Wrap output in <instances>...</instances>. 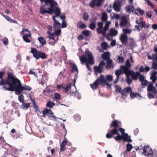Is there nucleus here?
<instances>
[{
	"label": "nucleus",
	"mask_w": 157,
	"mask_h": 157,
	"mask_svg": "<svg viewBox=\"0 0 157 157\" xmlns=\"http://www.w3.org/2000/svg\"><path fill=\"white\" fill-rule=\"evenodd\" d=\"M70 67L71 69H77V67L76 64L72 63H70Z\"/></svg>",
	"instance_id": "nucleus-58"
},
{
	"label": "nucleus",
	"mask_w": 157,
	"mask_h": 157,
	"mask_svg": "<svg viewBox=\"0 0 157 157\" xmlns=\"http://www.w3.org/2000/svg\"><path fill=\"white\" fill-rule=\"evenodd\" d=\"M47 28L48 29L47 33H50L52 31V26L48 25Z\"/></svg>",
	"instance_id": "nucleus-61"
},
{
	"label": "nucleus",
	"mask_w": 157,
	"mask_h": 157,
	"mask_svg": "<svg viewBox=\"0 0 157 157\" xmlns=\"http://www.w3.org/2000/svg\"><path fill=\"white\" fill-rule=\"evenodd\" d=\"M153 84L151 83H150L149 84L147 88V91H151V90L152 89V88L154 86H153Z\"/></svg>",
	"instance_id": "nucleus-62"
},
{
	"label": "nucleus",
	"mask_w": 157,
	"mask_h": 157,
	"mask_svg": "<svg viewBox=\"0 0 157 157\" xmlns=\"http://www.w3.org/2000/svg\"><path fill=\"white\" fill-rule=\"evenodd\" d=\"M99 84V83L96 80L93 84H90V86L93 90H96L98 88V86Z\"/></svg>",
	"instance_id": "nucleus-24"
},
{
	"label": "nucleus",
	"mask_w": 157,
	"mask_h": 157,
	"mask_svg": "<svg viewBox=\"0 0 157 157\" xmlns=\"http://www.w3.org/2000/svg\"><path fill=\"white\" fill-rule=\"evenodd\" d=\"M118 130L120 131L121 133V135H120L121 138L120 139V140L123 139L124 141L129 142H131L132 141L130 137L128 136L127 133H125V130L124 128H120Z\"/></svg>",
	"instance_id": "nucleus-7"
},
{
	"label": "nucleus",
	"mask_w": 157,
	"mask_h": 157,
	"mask_svg": "<svg viewBox=\"0 0 157 157\" xmlns=\"http://www.w3.org/2000/svg\"><path fill=\"white\" fill-rule=\"evenodd\" d=\"M141 83L142 87V88H144L147 85L148 83L147 81L146 80H144L142 81L141 82Z\"/></svg>",
	"instance_id": "nucleus-45"
},
{
	"label": "nucleus",
	"mask_w": 157,
	"mask_h": 157,
	"mask_svg": "<svg viewBox=\"0 0 157 157\" xmlns=\"http://www.w3.org/2000/svg\"><path fill=\"white\" fill-rule=\"evenodd\" d=\"M127 76V78L126 79V81L128 84L129 85L132 83V78H131L130 77L129 75H128V74H125Z\"/></svg>",
	"instance_id": "nucleus-32"
},
{
	"label": "nucleus",
	"mask_w": 157,
	"mask_h": 157,
	"mask_svg": "<svg viewBox=\"0 0 157 157\" xmlns=\"http://www.w3.org/2000/svg\"><path fill=\"white\" fill-rule=\"evenodd\" d=\"M6 86H9L7 90L11 91H15V94H20L24 90H30L32 88L27 86H22L19 80L17 79L13 74H10L8 78V82Z\"/></svg>",
	"instance_id": "nucleus-1"
},
{
	"label": "nucleus",
	"mask_w": 157,
	"mask_h": 157,
	"mask_svg": "<svg viewBox=\"0 0 157 157\" xmlns=\"http://www.w3.org/2000/svg\"><path fill=\"white\" fill-rule=\"evenodd\" d=\"M130 97L131 98H134L135 97H138L141 98L140 94L139 93H134L132 92H131L130 94Z\"/></svg>",
	"instance_id": "nucleus-27"
},
{
	"label": "nucleus",
	"mask_w": 157,
	"mask_h": 157,
	"mask_svg": "<svg viewBox=\"0 0 157 157\" xmlns=\"http://www.w3.org/2000/svg\"><path fill=\"white\" fill-rule=\"evenodd\" d=\"M122 90L121 89V88L120 86L118 85L116 86V92L120 93L121 91Z\"/></svg>",
	"instance_id": "nucleus-59"
},
{
	"label": "nucleus",
	"mask_w": 157,
	"mask_h": 157,
	"mask_svg": "<svg viewBox=\"0 0 157 157\" xmlns=\"http://www.w3.org/2000/svg\"><path fill=\"white\" fill-rule=\"evenodd\" d=\"M108 17L106 13H103L101 17V21L103 22H106L107 21Z\"/></svg>",
	"instance_id": "nucleus-25"
},
{
	"label": "nucleus",
	"mask_w": 157,
	"mask_h": 157,
	"mask_svg": "<svg viewBox=\"0 0 157 157\" xmlns=\"http://www.w3.org/2000/svg\"><path fill=\"white\" fill-rule=\"evenodd\" d=\"M109 28V26L107 24H106L105 26L102 28H103L104 31V34L106 33V31L108 30Z\"/></svg>",
	"instance_id": "nucleus-55"
},
{
	"label": "nucleus",
	"mask_w": 157,
	"mask_h": 157,
	"mask_svg": "<svg viewBox=\"0 0 157 157\" xmlns=\"http://www.w3.org/2000/svg\"><path fill=\"white\" fill-rule=\"evenodd\" d=\"M110 53L108 52H104L101 55V58L104 60H106L110 59L109 58L110 57Z\"/></svg>",
	"instance_id": "nucleus-17"
},
{
	"label": "nucleus",
	"mask_w": 157,
	"mask_h": 157,
	"mask_svg": "<svg viewBox=\"0 0 157 157\" xmlns=\"http://www.w3.org/2000/svg\"><path fill=\"white\" fill-rule=\"evenodd\" d=\"M123 90H124L125 92L129 93L132 92V89L130 87L125 88Z\"/></svg>",
	"instance_id": "nucleus-52"
},
{
	"label": "nucleus",
	"mask_w": 157,
	"mask_h": 157,
	"mask_svg": "<svg viewBox=\"0 0 157 157\" xmlns=\"http://www.w3.org/2000/svg\"><path fill=\"white\" fill-rule=\"evenodd\" d=\"M96 80L99 83V84L100 83L102 84L105 83L108 86H111V84H109L107 82H106L104 75H101Z\"/></svg>",
	"instance_id": "nucleus-13"
},
{
	"label": "nucleus",
	"mask_w": 157,
	"mask_h": 157,
	"mask_svg": "<svg viewBox=\"0 0 157 157\" xmlns=\"http://www.w3.org/2000/svg\"><path fill=\"white\" fill-rule=\"evenodd\" d=\"M131 66V64L129 60L128 59L126 60L125 66L121 65L120 67V69H129Z\"/></svg>",
	"instance_id": "nucleus-21"
},
{
	"label": "nucleus",
	"mask_w": 157,
	"mask_h": 157,
	"mask_svg": "<svg viewBox=\"0 0 157 157\" xmlns=\"http://www.w3.org/2000/svg\"><path fill=\"white\" fill-rule=\"evenodd\" d=\"M38 40L42 46L46 44V42L44 37H40L38 38Z\"/></svg>",
	"instance_id": "nucleus-26"
},
{
	"label": "nucleus",
	"mask_w": 157,
	"mask_h": 157,
	"mask_svg": "<svg viewBox=\"0 0 157 157\" xmlns=\"http://www.w3.org/2000/svg\"><path fill=\"white\" fill-rule=\"evenodd\" d=\"M150 79L152 80V82L154 83L156 81L157 77L156 76L151 75L150 77Z\"/></svg>",
	"instance_id": "nucleus-53"
},
{
	"label": "nucleus",
	"mask_w": 157,
	"mask_h": 157,
	"mask_svg": "<svg viewBox=\"0 0 157 157\" xmlns=\"http://www.w3.org/2000/svg\"><path fill=\"white\" fill-rule=\"evenodd\" d=\"M42 113L44 117H45L46 115H47L49 118L50 119L51 117H52L55 120H56V117L53 115L54 113H53L51 109H48L45 108L42 111Z\"/></svg>",
	"instance_id": "nucleus-8"
},
{
	"label": "nucleus",
	"mask_w": 157,
	"mask_h": 157,
	"mask_svg": "<svg viewBox=\"0 0 157 157\" xmlns=\"http://www.w3.org/2000/svg\"><path fill=\"white\" fill-rule=\"evenodd\" d=\"M113 8L116 12H119L120 10L121 6L119 2H114L113 6Z\"/></svg>",
	"instance_id": "nucleus-19"
},
{
	"label": "nucleus",
	"mask_w": 157,
	"mask_h": 157,
	"mask_svg": "<svg viewBox=\"0 0 157 157\" xmlns=\"http://www.w3.org/2000/svg\"><path fill=\"white\" fill-rule=\"evenodd\" d=\"M136 44L133 41H132L129 42V45L132 49L133 48L136 46Z\"/></svg>",
	"instance_id": "nucleus-49"
},
{
	"label": "nucleus",
	"mask_w": 157,
	"mask_h": 157,
	"mask_svg": "<svg viewBox=\"0 0 157 157\" xmlns=\"http://www.w3.org/2000/svg\"><path fill=\"white\" fill-rule=\"evenodd\" d=\"M45 6V4L40 9V13L41 14H44L47 13L49 14H51L52 13H54L56 14V16H59L61 13V10L58 7L55 6L53 5H50V7L47 8V9L48 10H47L45 8V6Z\"/></svg>",
	"instance_id": "nucleus-3"
},
{
	"label": "nucleus",
	"mask_w": 157,
	"mask_h": 157,
	"mask_svg": "<svg viewBox=\"0 0 157 157\" xmlns=\"http://www.w3.org/2000/svg\"><path fill=\"white\" fill-rule=\"evenodd\" d=\"M16 59L14 60V61L15 62H20L21 60V56L20 55L17 54L16 56Z\"/></svg>",
	"instance_id": "nucleus-39"
},
{
	"label": "nucleus",
	"mask_w": 157,
	"mask_h": 157,
	"mask_svg": "<svg viewBox=\"0 0 157 157\" xmlns=\"http://www.w3.org/2000/svg\"><path fill=\"white\" fill-rule=\"evenodd\" d=\"M31 52L33 54V56L36 59L40 58L42 59H46L47 55L44 53L40 51H38L36 49L31 48Z\"/></svg>",
	"instance_id": "nucleus-5"
},
{
	"label": "nucleus",
	"mask_w": 157,
	"mask_h": 157,
	"mask_svg": "<svg viewBox=\"0 0 157 157\" xmlns=\"http://www.w3.org/2000/svg\"><path fill=\"white\" fill-rule=\"evenodd\" d=\"M108 132L106 135V137L108 139L111 138L113 137V136L116 134L117 135L116 136L114 137L115 140L116 141H119L120 140L121 138L120 134L118 132V128H113L111 130H109L108 131Z\"/></svg>",
	"instance_id": "nucleus-4"
},
{
	"label": "nucleus",
	"mask_w": 157,
	"mask_h": 157,
	"mask_svg": "<svg viewBox=\"0 0 157 157\" xmlns=\"http://www.w3.org/2000/svg\"><path fill=\"white\" fill-rule=\"evenodd\" d=\"M61 25V24L57 21L54 22L53 26L56 28H58L60 27Z\"/></svg>",
	"instance_id": "nucleus-46"
},
{
	"label": "nucleus",
	"mask_w": 157,
	"mask_h": 157,
	"mask_svg": "<svg viewBox=\"0 0 157 157\" xmlns=\"http://www.w3.org/2000/svg\"><path fill=\"white\" fill-rule=\"evenodd\" d=\"M102 28H98L97 29V31L99 34H102L103 36H105L106 34H104V31L102 30Z\"/></svg>",
	"instance_id": "nucleus-38"
},
{
	"label": "nucleus",
	"mask_w": 157,
	"mask_h": 157,
	"mask_svg": "<svg viewBox=\"0 0 157 157\" xmlns=\"http://www.w3.org/2000/svg\"><path fill=\"white\" fill-rule=\"evenodd\" d=\"M95 75H98V73H101L103 71V69H94Z\"/></svg>",
	"instance_id": "nucleus-47"
},
{
	"label": "nucleus",
	"mask_w": 157,
	"mask_h": 157,
	"mask_svg": "<svg viewBox=\"0 0 157 157\" xmlns=\"http://www.w3.org/2000/svg\"><path fill=\"white\" fill-rule=\"evenodd\" d=\"M71 85L70 84L67 85L65 86H62V88L63 89L64 91L67 93V91L71 88Z\"/></svg>",
	"instance_id": "nucleus-30"
},
{
	"label": "nucleus",
	"mask_w": 157,
	"mask_h": 157,
	"mask_svg": "<svg viewBox=\"0 0 157 157\" xmlns=\"http://www.w3.org/2000/svg\"><path fill=\"white\" fill-rule=\"evenodd\" d=\"M117 30L115 29L114 28H111L110 29L109 32L107 34L106 36L107 38L110 40V38L109 37L110 36H111L112 37L113 36H117Z\"/></svg>",
	"instance_id": "nucleus-14"
},
{
	"label": "nucleus",
	"mask_w": 157,
	"mask_h": 157,
	"mask_svg": "<svg viewBox=\"0 0 157 157\" xmlns=\"http://www.w3.org/2000/svg\"><path fill=\"white\" fill-rule=\"evenodd\" d=\"M147 5L151 7L152 8H154V6L149 0H144Z\"/></svg>",
	"instance_id": "nucleus-51"
},
{
	"label": "nucleus",
	"mask_w": 157,
	"mask_h": 157,
	"mask_svg": "<svg viewBox=\"0 0 157 157\" xmlns=\"http://www.w3.org/2000/svg\"><path fill=\"white\" fill-rule=\"evenodd\" d=\"M49 5L58 7L57 3L54 0H45V6H49Z\"/></svg>",
	"instance_id": "nucleus-16"
},
{
	"label": "nucleus",
	"mask_w": 157,
	"mask_h": 157,
	"mask_svg": "<svg viewBox=\"0 0 157 157\" xmlns=\"http://www.w3.org/2000/svg\"><path fill=\"white\" fill-rule=\"evenodd\" d=\"M123 34L126 35L127 34H130L132 32V31L131 29H124L122 30Z\"/></svg>",
	"instance_id": "nucleus-33"
},
{
	"label": "nucleus",
	"mask_w": 157,
	"mask_h": 157,
	"mask_svg": "<svg viewBox=\"0 0 157 157\" xmlns=\"http://www.w3.org/2000/svg\"><path fill=\"white\" fill-rule=\"evenodd\" d=\"M104 0H93L89 3V6L91 7L94 8L96 6L100 7Z\"/></svg>",
	"instance_id": "nucleus-10"
},
{
	"label": "nucleus",
	"mask_w": 157,
	"mask_h": 157,
	"mask_svg": "<svg viewBox=\"0 0 157 157\" xmlns=\"http://www.w3.org/2000/svg\"><path fill=\"white\" fill-rule=\"evenodd\" d=\"M136 23L141 28H145V26H146L145 22L144 21H141L139 22L138 20H136Z\"/></svg>",
	"instance_id": "nucleus-22"
},
{
	"label": "nucleus",
	"mask_w": 157,
	"mask_h": 157,
	"mask_svg": "<svg viewBox=\"0 0 157 157\" xmlns=\"http://www.w3.org/2000/svg\"><path fill=\"white\" fill-rule=\"evenodd\" d=\"M101 46L104 50H106L108 47L107 44L106 42H102L101 44Z\"/></svg>",
	"instance_id": "nucleus-35"
},
{
	"label": "nucleus",
	"mask_w": 157,
	"mask_h": 157,
	"mask_svg": "<svg viewBox=\"0 0 157 157\" xmlns=\"http://www.w3.org/2000/svg\"><path fill=\"white\" fill-rule=\"evenodd\" d=\"M90 31L88 30H86L82 32V33L85 36L88 37L90 35Z\"/></svg>",
	"instance_id": "nucleus-34"
},
{
	"label": "nucleus",
	"mask_w": 157,
	"mask_h": 157,
	"mask_svg": "<svg viewBox=\"0 0 157 157\" xmlns=\"http://www.w3.org/2000/svg\"><path fill=\"white\" fill-rule=\"evenodd\" d=\"M147 16L149 18H151L152 17L151 11H147L146 13Z\"/></svg>",
	"instance_id": "nucleus-63"
},
{
	"label": "nucleus",
	"mask_w": 157,
	"mask_h": 157,
	"mask_svg": "<svg viewBox=\"0 0 157 157\" xmlns=\"http://www.w3.org/2000/svg\"><path fill=\"white\" fill-rule=\"evenodd\" d=\"M147 96L149 99L153 98H155L154 95L150 92L147 93Z\"/></svg>",
	"instance_id": "nucleus-60"
},
{
	"label": "nucleus",
	"mask_w": 157,
	"mask_h": 157,
	"mask_svg": "<svg viewBox=\"0 0 157 157\" xmlns=\"http://www.w3.org/2000/svg\"><path fill=\"white\" fill-rule=\"evenodd\" d=\"M117 61L119 63H122L124 61V58L122 56H118L117 58Z\"/></svg>",
	"instance_id": "nucleus-43"
},
{
	"label": "nucleus",
	"mask_w": 157,
	"mask_h": 157,
	"mask_svg": "<svg viewBox=\"0 0 157 157\" xmlns=\"http://www.w3.org/2000/svg\"><path fill=\"white\" fill-rule=\"evenodd\" d=\"M30 106V103H25L24 102L22 103V104L21 105L23 109H27Z\"/></svg>",
	"instance_id": "nucleus-31"
},
{
	"label": "nucleus",
	"mask_w": 157,
	"mask_h": 157,
	"mask_svg": "<svg viewBox=\"0 0 157 157\" xmlns=\"http://www.w3.org/2000/svg\"><path fill=\"white\" fill-rule=\"evenodd\" d=\"M61 33V30L60 29H55L53 33L54 35L57 36H59L60 35Z\"/></svg>",
	"instance_id": "nucleus-37"
},
{
	"label": "nucleus",
	"mask_w": 157,
	"mask_h": 157,
	"mask_svg": "<svg viewBox=\"0 0 157 157\" xmlns=\"http://www.w3.org/2000/svg\"><path fill=\"white\" fill-rule=\"evenodd\" d=\"M79 59L82 64L85 63L87 69H91L90 65L94 64L92 53L88 49L86 51L84 55L80 56Z\"/></svg>",
	"instance_id": "nucleus-2"
},
{
	"label": "nucleus",
	"mask_w": 157,
	"mask_h": 157,
	"mask_svg": "<svg viewBox=\"0 0 157 157\" xmlns=\"http://www.w3.org/2000/svg\"><path fill=\"white\" fill-rule=\"evenodd\" d=\"M89 16L88 13L86 12L84 13L83 14V17L85 21L88 20Z\"/></svg>",
	"instance_id": "nucleus-40"
},
{
	"label": "nucleus",
	"mask_w": 157,
	"mask_h": 157,
	"mask_svg": "<svg viewBox=\"0 0 157 157\" xmlns=\"http://www.w3.org/2000/svg\"><path fill=\"white\" fill-rule=\"evenodd\" d=\"M124 73L128 74L131 76L132 79L135 80H137L138 78V77L140 75V74L139 71H136V72L130 70V69H124Z\"/></svg>",
	"instance_id": "nucleus-6"
},
{
	"label": "nucleus",
	"mask_w": 157,
	"mask_h": 157,
	"mask_svg": "<svg viewBox=\"0 0 157 157\" xmlns=\"http://www.w3.org/2000/svg\"><path fill=\"white\" fill-rule=\"evenodd\" d=\"M133 148L132 145L128 143L126 145V151H130Z\"/></svg>",
	"instance_id": "nucleus-42"
},
{
	"label": "nucleus",
	"mask_w": 157,
	"mask_h": 157,
	"mask_svg": "<svg viewBox=\"0 0 157 157\" xmlns=\"http://www.w3.org/2000/svg\"><path fill=\"white\" fill-rule=\"evenodd\" d=\"M143 153L146 156L152 155L153 154L152 149L149 146H145L143 149Z\"/></svg>",
	"instance_id": "nucleus-11"
},
{
	"label": "nucleus",
	"mask_w": 157,
	"mask_h": 157,
	"mask_svg": "<svg viewBox=\"0 0 157 157\" xmlns=\"http://www.w3.org/2000/svg\"><path fill=\"white\" fill-rule=\"evenodd\" d=\"M55 105V104L54 103L50 101H49L47 102L46 105L48 108H52Z\"/></svg>",
	"instance_id": "nucleus-29"
},
{
	"label": "nucleus",
	"mask_w": 157,
	"mask_h": 157,
	"mask_svg": "<svg viewBox=\"0 0 157 157\" xmlns=\"http://www.w3.org/2000/svg\"><path fill=\"white\" fill-rule=\"evenodd\" d=\"M105 68L106 69L113 68V64L112 59H110L107 60Z\"/></svg>",
	"instance_id": "nucleus-20"
},
{
	"label": "nucleus",
	"mask_w": 157,
	"mask_h": 157,
	"mask_svg": "<svg viewBox=\"0 0 157 157\" xmlns=\"http://www.w3.org/2000/svg\"><path fill=\"white\" fill-rule=\"evenodd\" d=\"M119 127V126L118 123L116 120H115L113 121L110 125V128H112V127H113L114 128H118Z\"/></svg>",
	"instance_id": "nucleus-23"
},
{
	"label": "nucleus",
	"mask_w": 157,
	"mask_h": 157,
	"mask_svg": "<svg viewBox=\"0 0 157 157\" xmlns=\"http://www.w3.org/2000/svg\"><path fill=\"white\" fill-rule=\"evenodd\" d=\"M138 11L139 13H140V15H143L144 13V11L143 10H142L140 8H138L135 10Z\"/></svg>",
	"instance_id": "nucleus-56"
},
{
	"label": "nucleus",
	"mask_w": 157,
	"mask_h": 157,
	"mask_svg": "<svg viewBox=\"0 0 157 157\" xmlns=\"http://www.w3.org/2000/svg\"><path fill=\"white\" fill-rule=\"evenodd\" d=\"M10 74H13L11 72H8L7 73V75H8L7 77L6 78V79H2L1 82H0V85L1 86H4V88L6 90H8L7 89L8 87H9V86H6V84L8 82V78L9 77V76Z\"/></svg>",
	"instance_id": "nucleus-12"
},
{
	"label": "nucleus",
	"mask_w": 157,
	"mask_h": 157,
	"mask_svg": "<svg viewBox=\"0 0 157 157\" xmlns=\"http://www.w3.org/2000/svg\"><path fill=\"white\" fill-rule=\"evenodd\" d=\"M126 9L127 11L129 13L131 12H133L134 6L133 5H128L126 6Z\"/></svg>",
	"instance_id": "nucleus-28"
},
{
	"label": "nucleus",
	"mask_w": 157,
	"mask_h": 157,
	"mask_svg": "<svg viewBox=\"0 0 157 157\" xmlns=\"http://www.w3.org/2000/svg\"><path fill=\"white\" fill-rule=\"evenodd\" d=\"M123 71L124 72V70L123 69H117L115 71V74L117 77H119L122 74V71Z\"/></svg>",
	"instance_id": "nucleus-36"
},
{
	"label": "nucleus",
	"mask_w": 157,
	"mask_h": 157,
	"mask_svg": "<svg viewBox=\"0 0 157 157\" xmlns=\"http://www.w3.org/2000/svg\"><path fill=\"white\" fill-rule=\"evenodd\" d=\"M74 118L75 121H79L81 120L80 116L78 115H75L74 116Z\"/></svg>",
	"instance_id": "nucleus-54"
},
{
	"label": "nucleus",
	"mask_w": 157,
	"mask_h": 157,
	"mask_svg": "<svg viewBox=\"0 0 157 157\" xmlns=\"http://www.w3.org/2000/svg\"><path fill=\"white\" fill-rule=\"evenodd\" d=\"M120 19L121 21L120 23V25L121 26H126L128 24H130L126 16L124 15L122 16L121 17Z\"/></svg>",
	"instance_id": "nucleus-9"
},
{
	"label": "nucleus",
	"mask_w": 157,
	"mask_h": 157,
	"mask_svg": "<svg viewBox=\"0 0 157 157\" xmlns=\"http://www.w3.org/2000/svg\"><path fill=\"white\" fill-rule=\"evenodd\" d=\"M122 94V98H125L127 95L125 93V91L124 90H122L121 91L120 93Z\"/></svg>",
	"instance_id": "nucleus-57"
},
{
	"label": "nucleus",
	"mask_w": 157,
	"mask_h": 157,
	"mask_svg": "<svg viewBox=\"0 0 157 157\" xmlns=\"http://www.w3.org/2000/svg\"><path fill=\"white\" fill-rule=\"evenodd\" d=\"M93 20L91 21L89 25V27L92 30L96 28V22L97 20L96 17L93 18Z\"/></svg>",
	"instance_id": "nucleus-18"
},
{
	"label": "nucleus",
	"mask_w": 157,
	"mask_h": 157,
	"mask_svg": "<svg viewBox=\"0 0 157 157\" xmlns=\"http://www.w3.org/2000/svg\"><path fill=\"white\" fill-rule=\"evenodd\" d=\"M147 5L151 7L152 8H154V6L149 0H144Z\"/></svg>",
	"instance_id": "nucleus-50"
},
{
	"label": "nucleus",
	"mask_w": 157,
	"mask_h": 157,
	"mask_svg": "<svg viewBox=\"0 0 157 157\" xmlns=\"http://www.w3.org/2000/svg\"><path fill=\"white\" fill-rule=\"evenodd\" d=\"M105 63L104 61H101L99 64V68L103 69L105 65Z\"/></svg>",
	"instance_id": "nucleus-41"
},
{
	"label": "nucleus",
	"mask_w": 157,
	"mask_h": 157,
	"mask_svg": "<svg viewBox=\"0 0 157 157\" xmlns=\"http://www.w3.org/2000/svg\"><path fill=\"white\" fill-rule=\"evenodd\" d=\"M18 99L20 102L23 103L24 101V97L22 94L20 95L18 97Z\"/></svg>",
	"instance_id": "nucleus-48"
},
{
	"label": "nucleus",
	"mask_w": 157,
	"mask_h": 157,
	"mask_svg": "<svg viewBox=\"0 0 157 157\" xmlns=\"http://www.w3.org/2000/svg\"><path fill=\"white\" fill-rule=\"evenodd\" d=\"M113 77L112 76L110 75H108L106 76V81L111 82L113 80Z\"/></svg>",
	"instance_id": "nucleus-44"
},
{
	"label": "nucleus",
	"mask_w": 157,
	"mask_h": 157,
	"mask_svg": "<svg viewBox=\"0 0 157 157\" xmlns=\"http://www.w3.org/2000/svg\"><path fill=\"white\" fill-rule=\"evenodd\" d=\"M128 36L126 35H124L123 34H121L120 36V40L123 44L125 45H126L128 42Z\"/></svg>",
	"instance_id": "nucleus-15"
},
{
	"label": "nucleus",
	"mask_w": 157,
	"mask_h": 157,
	"mask_svg": "<svg viewBox=\"0 0 157 157\" xmlns=\"http://www.w3.org/2000/svg\"><path fill=\"white\" fill-rule=\"evenodd\" d=\"M62 25L61 27L62 28H66L67 26V23L65 21H62Z\"/></svg>",
	"instance_id": "nucleus-64"
}]
</instances>
